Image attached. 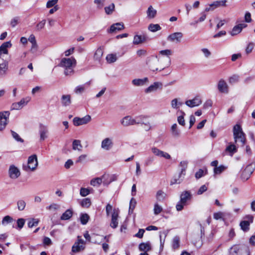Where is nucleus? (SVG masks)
<instances>
[{
  "label": "nucleus",
  "mask_w": 255,
  "mask_h": 255,
  "mask_svg": "<svg viewBox=\"0 0 255 255\" xmlns=\"http://www.w3.org/2000/svg\"><path fill=\"white\" fill-rule=\"evenodd\" d=\"M13 221L12 218L9 216H5L2 220L1 223L2 225H6L11 223Z\"/></svg>",
  "instance_id": "61"
},
{
  "label": "nucleus",
  "mask_w": 255,
  "mask_h": 255,
  "mask_svg": "<svg viewBox=\"0 0 255 255\" xmlns=\"http://www.w3.org/2000/svg\"><path fill=\"white\" fill-rule=\"evenodd\" d=\"M183 34L181 32H176L171 33L167 37V40L170 42L178 43L182 41Z\"/></svg>",
  "instance_id": "5"
},
{
  "label": "nucleus",
  "mask_w": 255,
  "mask_h": 255,
  "mask_svg": "<svg viewBox=\"0 0 255 255\" xmlns=\"http://www.w3.org/2000/svg\"><path fill=\"white\" fill-rule=\"evenodd\" d=\"M45 23H46L45 19H43L42 20L39 22L36 26V30L40 31L41 29H42L44 27Z\"/></svg>",
  "instance_id": "59"
},
{
  "label": "nucleus",
  "mask_w": 255,
  "mask_h": 255,
  "mask_svg": "<svg viewBox=\"0 0 255 255\" xmlns=\"http://www.w3.org/2000/svg\"><path fill=\"white\" fill-rule=\"evenodd\" d=\"M151 150L152 153L157 156L164 157L168 159L171 158L170 155L168 153L162 151L156 147H152L151 148Z\"/></svg>",
  "instance_id": "17"
},
{
  "label": "nucleus",
  "mask_w": 255,
  "mask_h": 255,
  "mask_svg": "<svg viewBox=\"0 0 255 255\" xmlns=\"http://www.w3.org/2000/svg\"><path fill=\"white\" fill-rule=\"evenodd\" d=\"M217 88L220 93L228 94L229 92V86L227 82L223 79H221L218 81Z\"/></svg>",
  "instance_id": "16"
},
{
  "label": "nucleus",
  "mask_w": 255,
  "mask_h": 255,
  "mask_svg": "<svg viewBox=\"0 0 255 255\" xmlns=\"http://www.w3.org/2000/svg\"><path fill=\"white\" fill-rule=\"evenodd\" d=\"M171 107L173 109L177 110L183 105L179 98H175L171 101Z\"/></svg>",
  "instance_id": "30"
},
{
  "label": "nucleus",
  "mask_w": 255,
  "mask_h": 255,
  "mask_svg": "<svg viewBox=\"0 0 255 255\" xmlns=\"http://www.w3.org/2000/svg\"><path fill=\"white\" fill-rule=\"evenodd\" d=\"M39 220L38 219L32 218L29 220L27 223L28 227L31 228L38 225Z\"/></svg>",
  "instance_id": "45"
},
{
  "label": "nucleus",
  "mask_w": 255,
  "mask_h": 255,
  "mask_svg": "<svg viewBox=\"0 0 255 255\" xmlns=\"http://www.w3.org/2000/svg\"><path fill=\"white\" fill-rule=\"evenodd\" d=\"M95 237L96 238L93 242L95 244H100L101 242L106 240L109 242V236H103L100 235H96Z\"/></svg>",
  "instance_id": "42"
},
{
  "label": "nucleus",
  "mask_w": 255,
  "mask_h": 255,
  "mask_svg": "<svg viewBox=\"0 0 255 255\" xmlns=\"http://www.w3.org/2000/svg\"><path fill=\"white\" fill-rule=\"evenodd\" d=\"M108 176L106 175H103L101 177H97L92 179L90 181V184L93 186H99L101 183L103 182V180H104L103 183H107L105 181V179Z\"/></svg>",
  "instance_id": "24"
},
{
  "label": "nucleus",
  "mask_w": 255,
  "mask_h": 255,
  "mask_svg": "<svg viewBox=\"0 0 255 255\" xmlns=\"http://www.w3.org/2000/svg\"><path fill=\"white\" fill-rule=\"evenodd\" d=\"M139 250L140 251L147 252L151 250V247L149 242L141 243L139 245Z\"/></svg>",
  "instance_id": "31"
},
{
  "label": "nucleus",
  "mask_w": 255,
  "mask_h": 255,
  "mask_svg": "<svg viewBox=\"0 0 255 255\" xmlns=\"http://www.w3.org/2000/svg\"><path fill=\"white\" fill-rule=\"evenodd\" d=\"M159 54L162 56H165L168 57V63L166 66H168L170 63V56L172 54V51L170 49L162 50L159 51Z\"/></svg>",
  "instance_id": "35"
},
{
  "label": "nucleus",
  "mask_w": 255,
  "mask_h": 255,
  "mask_svg": "<svg viewBox=\"0 0 255 255\" xmlns=\"http://www.w3.org/2000/svg\"><path fill=\"white\" fill-rule=\"evenodd\" d=\"M226 167L224 165H220L219 166L214 168V172L215 174H220L223 172Z\"/></svg>",
  "instance_id": "54"
},
{
  "label": "nucleus",
  "mask_w": 255,
  "mask_h": 255,
  "mask_svg": "<svg viewBox=\"0 0 255 255\" xmlns=\"http://www.w3.org/2000/svg\"><path fill=\"white\" fill-rule=\"evenodd\" d=\"M30 100L31 98L29 97L22 98L19 102L13 103L11 106V110H18L22 109L27 104Z\"/></svg>",
  "instance_id": "6"
},
{
  "label": "nucleus",
  "mask_w": 255,
  "mask_h": 255,
  "mask_svg": "<svg viewBox=\"0 0 255 255\" xmlns=\"http://www.w3.org/2000/svg\"><path fill=\"white\" fill-rule=\"evenodd\" d=\"M83 146L81 144V141L78 139H75L72 143V149L74 150L81 151Z\"/></svg>",
  "instance_id": "34"
},
{
  "label": "nucleus",
  "mask_w": 255,
  "mask_h": 255,
  "mask_svg": "<svg viewBox=\"0 0 255 255\" xmlns=\"http://www.w3.org/2000/svg\"><path fill=\"white\" fill-rule=\"evenodd\" d=\"M12 137L18 142H23V140L19 136V135L13 130H11Z\"/></svg>",
  "instance_id": "63"
},
{
  "label": "nucleus",
  "mask_w": 255,
  "mask_h": 255,
  "mask_svg": "<svg viewBox=\"0 0 255 255\" xmlns=\"http://www.w3.org/2000/svg\"><path fill=\"white\" fill-rule=\"evenodd\" d=\"M254 169L255 165L254 164L252 163L248 165L242 172L241 174L242 179L244 181L247 180L254 172Z\"/></svg>",
  "instance_id": "8"
},
{
  "label": "nucleus",
  "mask_w": 255,
  "mask_h": 255,
  "mask_svg": "<svg viewBox=\"0 0 255 255\" xmlns=\"http://www.w3.org/2000/svg\"><path fill=\"white\" fill-rule=\"evenodd\" d=\"M38 166L37 156L33 154L28 157L27 164L23 166V169L26 171H34Z\"/></svg>",
  "instance_id": "3"
},
{
  "label": "nucleus",
  "mask_w": 255,
  "mask_h": 255,
  "mask_svg": "<svg viewBox=\"0 0 255 255\" xmlns=\"http://www.w3.org/2000/svg\"><path fill=\"white\" fill-rule=\"evenodd\" d=\"M124 28V25L122 22H118L112 24L109 31V32H114L116 31H120Z\"/></svg>",
  "instance_id": "28"
},
{
  "label": "nucleus",
  "mask_w": 255,
  "mask_h": 255,
  "mask_svg": "<svg viewBox=\"0 0 255 255\" xmlns=\"http://www.w3.org/2000/svg\"><path fill=\"white\" fill-rule=\"evenodd\" d=\"M73 212L70 209L67 210L61 216L60 219L62 220H67L69 219L72 216Z\"/></svg>",
  "instance_id": "41"
},
{
  "label": "nucleus",
  "mask_w": 255,
  "mask_h": 255,
  "mask_svg": "<svg viewBox=\"0 0 255 255\" xmlns=\"http://www.w3.org/2000/svg\"><path fill=\"white\" fill-rule=\"evenodd\" d=\"M180 238L178 236L174 237L172 242V247L174 249H177L179 247Z\"/></svg>",
  "instance_id": "53"
},
{
  "label": "nucleus",
  "mask_w": 255,
  "mask_h": 255,
  "mask_svg": "<svg viewBox=\"0 0 255 255\" xmlns=\"http://www.w3.org/2000/svg\"><path fill=\"white\" fill-rule=\"evenodd\" d=\"M162 211V208L158 204L155 203L154 205V214L156 215L159 214Z\"/></svg>",
  "instance_id": "58"
},
{
  "label": "nucleus",
  "mask_w": 255,
  "mask_h": 255,
  "mask_svg": "<svg viewBox=\"0 0 255 255\" xmlns=\"http://www.w3.org/2000/svg\"><path fill=\"white\" fill-rule=\"evenodd\" d=\"M105 13L108 15L112 14L115 10V5L114 3L106 6L104 8Z\"/></svg>",
  "instance_id": "38"
},
{
  "label": "nucleus",
  "mask_w": 255,
  "mask_h": 255,
  "mask_svg": "<svg viewBox=\"0 0 255 255\" xmlns=\"http://www.w3.org/2000/svg\"><path fill=\"white\" fill-rule=\"evenodd\" d=\"M91 121V117L90 115H86L82 118L75 117L73 119V123L75 126H79L86 125Z\"/></svg>",
  "instance_id": "7"
},
{
  "label": "nucleus",
  "mask_w": 255,
  "mask_h": 255,
  "mask_svg": "<svg viewBox=\"0 0 255 255\" xmlns=\"http://www.w3.org/2000/svg\"><path fill=\"white\" fill-rule=\"evenodd\" d=\"M103 50L100 48H98L95 53L94 56V59L96 60L99 61L101 59V58H102V57L103 56Z\"/></svg>",
  "instance_id": "47"
},
{
  "label": "nucleus",
  "mask_w": 255,
  "mask_h": 255,
  "mask_svg": "<svg viewBox=\"0 0 255 255\" xmlns=\"http://www.w3.org/2000/svg\"><path fill=\"white\" fill-rule=\"evenodd\" d=\"M11 46V43L10 41H7L3 43L0 46V58L3 59L4 55L8 54L7 48Z\"/></svg>",
  "instance_id": "22"
},
{
  "label": "nucleus",
  "mask_w": 255,
  "mask_h": 255,
  "mask_svg": "<svg viewBox=\"0 0 255 255\" xmlns=\"http://www.w3.org/2000/svg\"><path fill=\"white\" fill-rule=\"evenodd\" d=\"M90 82H87L84 85H79L77 86L74 89V92L77 94H79L83 93L86 88L90 85Z\"/></svg>",
  "instance_id": "29"
},
{
  "label": "nucleus",
  "mask_w": 255,
  "mask_h": 255,
  "mask_svg": "<svg viewBox=\"0 0 255 255\" xmlns=\"http://www.w3.org/2000/svg\"><path fill=\"white\" fill-rule=\"evenodd\" d=\"M9 115L10 113L8 111L0 112V130H2L5 128Z\"/></svg>",
  "instance_id": "11"
},
{
  "label": "nucleus",
  "mask_w": 255,
  "mask_h": 255,
  "mask_svg": "<svg viewBox=\"0 0 255 255\" xmlns=\"http://www.w3.org/2000/svg\"><path fill=\"white\" fill-rule=\"evenodd\" d=\"M145 40V37L144 35H135L133 37V43L139 44Z\"/></svg>",
  "instance_id": "36"
},
{
  "label": "nucleus",
  "mask_w": 255,
  "mask_h": 255,
  "mask_svg": "<svg viewBox=\"0 0 255 255\" xmlns=\"http://www.w3.org/2000/svg\"><path fill=\"white\" fill-rule=\"evenodd\" d=\"M166 197V194L162 190H158L156 193V199L157 201H163Z\"/></svg>",
  "instance_id": "39"
},
{
  "label": "nucleus",
  "mask_w": 255,
  "mask_h": 255,
  "mask_svg": "<svg viewBox=\"0 0 255 255\" xmlns=\"http://www.w3.org/2000/svg\"><path fill=\"white\" fill-rule=\"evenodd\" d=\"M188 162L186 161H181L179 166L181 167V174H183V175H185V171L187 167Z\"/></svg>",
  "instance_id": "50"
},
{
  "label": "nucleus",
  "mask_w": 255,
  "mask_h": 255,
  "mask_svg": "<svg viewBox=\"0 0 255 255\" xmlns=\"http://www.w3.org/2000/svg\"><path fill=\"white\" fill-rule=\"evenodd\" d=\"M148 117L146 116L140 115L134 118V123L135 125L144 124L146 127V129L149 130L150 128V123L147 121Z\"/></svg>",
  "instance_id": "12"
},
{
  "label": "nucleus",
  "mask_w": 255,
  "mask_h": 255,
  "mask_svg": "<svg viewBox=\"0 0 255 255\" xmlns=\"http://www.w3.org/2000/svg\"><path fill=\"white\" fill-rule=\"evenodd\" d=\"M224 216V214L222 212L215 213L213 215L214 218L217 220L223 219Z\"/></svg>",
  "instance_id": "62"
},
{
  "label": "nucleus",
  "mask_w": 255,
  "mask_h": 255,
  "mask_svg": "<svg viewBox=\"0 0 255 255\" xmlns=\"http://www.w3.org/2000/svg\"><path fill=\"white\" fill-rule=\"evenodd\" d=\"M8 69V62L4 60L2 63H0V78L4 77Z\"/></svg>",
  "instance_id": "26"
},
{
  "label": "nucleus",
  "mask_w": 255,
  "mask_h": 255,
  "mask_svg": "<svg viewBox=\"0 0 255 255\" xmlns=\"http://www.w3.org/2000/svg\"><path fill=\"white\" fill-rule=\"evenodd\" d=\"M8 173L9 178L12 179H16L20 175L19 169L14 165L9 166Z\"/></svg>",
  "instance_id": "13"
},
{
  "label": "nucleus",
  "mask_w": 255,
  "mask_h": 255,
  "mask_svg": "<svg viewBox=\"0 0 255 255\" xmlns=\"http://www.w3.org/2000/svg\"><path fill=\"white\" fill-rule=\"evenodd\" d=\"M148 29L149 31L155 32L161 29V27L158 24H150L148 25Z\"/></svg>",
  "instance_id": "44"
},
{
  "label": "nucleus",
  "mask_w": 255,
  "mask_h": 255,
  "mask_svg": "<svg viewBox=\"0 0 255 255\" xmlns=\"http://www.w3.org/2000/svg\"><path fill=\"white\" fill-rule=\"evenodd\" d=\"M38 132L40 141H44L47 138L49 135V130L47 126L40 123L38 127Z\"/></svg>",
  "instance_id": "4"
},
{
  "label": "nucleus",
  "mask_w": 255,
  "mask_h": 255,
  "mask_svg": "<svg viewBox=\"0 0 255 255\" xmlns=\"http://www.w3.org/2000/svg\"><path fill=\"white\" fill-rule=\"evenodd\" d=\"M247 218L249 219V221H243L240 224L241 229L244 232H247L249 230L250 225L253 221V217L252 216H248Z\"/></svg>",
  "instance_id": "21"
},
{
  "label": "nucleus",
  "mask_w": 255,
  "mask_h": 255,
  "mask_svg": "<svg viewBox=\"0 0 255 255\" xmlns=\"http://www.w3.org/2000/svg\"><path fill=\"white\" fill-rule=\"evenodd\" d=\"M202 100L199 97H195L194 99L187 100L185 102L186 106L190 108L198 107L202 104Z\"/></svg>",
  "instance_id": "19"
},
{
  "label": "nucleus",
  "mask_w": 255,
  "mask_h": 255,
  "mask_svg": "<svg viewBox=\"0 0 255 255\" xmlns=\"http://www.w3.org/2000/svg\"><path fill=\"white\" fill-rule=\"evenodd\" d=\"M234 138L236 142L240 141L242 146H244L246 142L245 134L239 125H236L233 128Z\"/></svg>",
  "instance_id": "2"
},
{
  "label": "nucleus",
  "mask_w": 255,
  "mask_h": 255,
  "mask_svg": "<svg viewBox=\"0 0 255 255\" xmlns=\"http://www.w3.org/2000/svg\"><path fill=\"white\" fill-rule=\"evenodd\" d=\"M247 26V24L245 23L239 24L235 26L232 31L230 32V34L232 36H235L240 33L244 28Z\"/></svg>",
  "instance_id": "23"
},
{
  "label": "nucleus",
  "mask_w": 255,
  "mask_h": 255,
  "mask_svg": "<svg viewBox=\"0 0 255 255\" xmlns=\"http://www.w3.org/2000/svg\"><path fill=\"white\" fill-rule=\"evenodd\" d=\"M180 113L182 114V115L178 117L177 121L180 125L184 126L185 125V120L184 119V116L185 115V114L183 111H180Z\"/></svg>",
  "instance_id": "56"
},
{
  "label": "nucleus",
  "mask_w": 255,
  "mask_h": 255,
  "mask_svg": "<svg viewBox=\"0 0 255 255\" xmlns=\"http://www.w3.org/2000/svg\"><path fill=\"white\" fill-rule=\"evenodd\" d=\"M163 88V84L161 82H155L148 87L144 90V92L149 94L155 92L158 90H162Z\"/></svg>",
  "instance_id": "9"
},
{
  "label": "nucleus",
  "mask_w": 255,
  "mask_h": 255,
  "mask_svg": "<svg viewBox=\"0 0 255 255\" xmlns=\"http://www.w3.org/2000/svg\"><path fill=\"white\" fill-rule=\"evenodd\" d=\"M114 146V142L112 138L106 137L101 142V148L105 150H110Z\"/></svg>",
  "instance_id": "14"
},
{
  "label": "nucleus",
  "mask_w": 255,
  "mask_h": 255,
  "mask_svg": "<svg viewBox=\"0 0 255 255\" xmlns=\"http://www.w3.org/2000/svg\"><path fill=\"white\" fill-rule=\"evenodd\" d=\"M226 0L214 1L213 3L206 6L205 11L206 12H208L210 11H213L216 8L221 6H225L226 5Z\"/></svg>",
  "instance_id": "10"
},
{
  "label": "nucleus",
  "mask_w": 255,
  "mask_h": 255,
  "mask_svg": "<svg viewBox=\"0 0 255 255\" xmlns=\"http://www.w3.org/2000/svg\"><path fill=\"white\" fill-rule=\"evenodd\" d=\"M91 204V200L89 198L84 199L81 203V205L83 207L88 208Z\"/></svg>",
  "instance_id": "55"
},
{
  "label": "nucleus",
  "mask_w": 255,
  "mask_h": 255,
  "mask_svg": "<svg viewBox=\"0 0 255 255\" xmlns=\"http://www.w3.org/2000/svg\"><path fill=\"white\" fill-rule=\"evenodd\" d=\"M119 214L118 210L114 209L112 214L111 222L110 223V226L113 229L116 228L118 226Z\"/></svg>",
  "instance_id": "18"
},
{
  "label": "nucleus",
  "mask_w": 255,
  "mask_h": 255,
  "mask_svg": "<svg viewBox=\"0 0 255 255\" xmlns=\"http://www.w3.org/2000/svg\"><path fill=\"white\" fill-rule=\"evenodd\" d=\"M156 14V10L153 8L152 6H150L147 10V16L149 18H154Z\"/></svg>",
  "instance_id": "40"
},
{
  "label": "nucleus",
  "mask_w": 255,
  "mask_h": 255,
  "mask_svg": "<svg viewBox=\"0 0 255 255\" xmlns=\"http://www.w3.org/2000/svg\"><path fill=\"white\" fill-rule=\"evenodd\" d=\"M192 198V194L189 191H184L181 193L180 196V201L186 204L188 201Z\"/></svg>",
  "instance_id": "27"
},
{
  "label": "nucleus",
  "mask_w": 255,
  "mask_h": 255,
  "mask_svg": "<svg viewBox=\"0 0 255 255\" xmlns=\"http://www.w3.org/2000/svg\"><path fill=\"white\" fill-rule=\"evenodd\" d=\"M76 65V60L73 57L64 58L61 59L59 66L64 68V74L66 76L74 73V68Z\"/></svg>",
  "instance_id": "1"
},
{
  "label": "nucleus",
  "mask_w": 255,
  "mask_h": 255,
  "mask_svg": "<svg viewBox=\"0 0 255 255\" xmlns=\"http://www.w3.org/2000/svg\"><path fill=\"white\" fill-rule=\"evenodd\" d=\"M89 219V216L87 214H82L80 217L81 222L83 225H85L87 223Z\"/></svg>",
  "instance_id": "57"
},
{
  "label": "nucleus",
  "mask_w": 255,
  "mask_h": 255,
  "mask_svg": "<svg viewBox=\"0 0 255 255\" xmlns=\"http://www.w3.org/2000/svg\"><path fill=\"white\" fill-rule=\"evenodd\" d=\"M240 79L239 76L234 75L230 77L229 79V82L231 84H234L239 82Z\"/></svg>",
  "instance_id": "51"
},
{
  "label": "nucleus",
  "mask_w": 255,
  "mask_h": 255,
  "mask_svg": "<svg viewBox=\"0 0 255 255\" xmlns=\"http://www.w3.org/2000/svg\"><path fill=\"white\" fill-rule=\"evenodd\" d=\"M106 59L109 63H114L117 60L116 54H108L106 57Z\"/></svg>",
  "instance_id": "52"
},
{
  "label": "nucleus",
  "mask_w": 255,
  "mask_h": 255,
  "mask_svg": "<svg viewBox=\"0 0 255 255\" xmlns=\"http://www.w3.org/2000/svg\"><path fill=\"white\" fill-rule=\"evenodd\" d=\"M60 206L56 203H52L49 206L46 207V209L50 211H55L59 210Z\"/></svg>",
  "instance_id": "48"
},
{
  "label": "nucleus",
  "mask_w": 255,
  "mask_h": 255,
  "mask_svg": "<svg viewBox=\"0 0 255 255\" xmlns=\"http://www.w3.org/2000/svg\"><path fill=\"white\" fill-rule=\"evenodd\" d=\"M134 122V118L130 116H127L121 119V124L124 127H128L135 125Z\"/></svg>",
  "instance_id": "20"
},
{
  "label": "nucleus",
  "mask_w": 255,
  "mask_h": 255,
  "mask_svg": "<svg viewBox=\"0 0 255 255\" xmlns=\"http://www.w3.org/2000/svg\"><path fill=\"white\" fill-rule=\"evenodd\" d=\"M149 82L148 78L145 77L143 79H134L131 81L133 85L137 87L143 86Z\"/></svg>",
  "instance_id": "25"
},
{
  "label": "nucleus",
  "mask_w": 255,
  "mask_h": 255,
  "mask_svg": "<svg viewBox=\"0 0 255 255\" xmlns=\"http://www.w3.org/2000/svg\"><path fill=\"white\" fill-rule=\"evenodd\" d=\"M85 243L84 241L80 239V237L78 236L77 242H75L72 246V251L74 253H77L83 250L85 248L84 246Z\"/></svg>",
  "instance_id": "15"
},
{
  "label": "nucleus",
  "mask_w": 255,
  "mask_h": 255,
  "mask_svg": "<svg viewBox=\"0 0 255 255\" xmlns=\"http://www.w3.org/2000/svg\"><path fill=\"white\" fill-rule=\"evenodd\" d=\"M167 234H168V231H167L160 232V233H159L160 249L161 250H162L163 248L164 244L165 241V238H166Z\"/></svg>",
  "instance_id": "33"
},
{
  "label": "nucleus",
  "mask_w": 255,
  "mask_h": 255,
  "mask_svg": "<svg viewBox=\"0 0 255 255\" xmlns=\"http://www.w3.org/2000/svg\"><path fill=\"white\" fill-rule=\"evenodd\" d=\"M61 103L63 106L67 107L71 103V96L70 95H63L61 97Z\"/></svg>",
  "instance_id": "32"
},
{
  "label": "nucleus",
  "mask_w": 255,
  "mask_h": 255,
  "mask_svg": "<svg viewBox=\"0 0 255 255\" xmlns=\"http://www.w3.org/2000/svg\"><path fill=\"white\" fill-rule=\"evenodd\" d=\"M226 151L229 152L230 154L232 156L233 154L237 152V148L233 144H230L226 148Z\"/></svg>",
  "instance_id": "43"
},
{
  "label": "nucleus",
  "mask_w": 255,
  "mask_h": 255,
  "mask_svg": "<svg viewBox=\"0 0 255 255\" xmlns=\"http://www.w3.org/2000/svg\"><path fill=\"white\" fill-rule=\"evenodd\" d=\"M184 175H183V174H181V172H180L177 178L175 177L173 180H171V184H180L182 182L184 178Z\"/></svg>",
  "instance_id": "46"
},
{
  "label": "nucleus",
  "mask_w": 255,
  "mask_h": 255,
  "mask_svg": "<svg viewBox=\"0 0 255 255\" xmlns=\"http://www.w3.org/2000/svg\"><path fill=\"white\" fill-rule=\"evenodd\" d=\"M17 206L19 211H23L26 206V202L23 200H19L17 202Z\"/></svg>",
  "instance_id": "49"
},
{
  "label": "nucleus",
  "mask_w": 255,
  "mask_h": 255,
  "mask_svg": "<svg viewBox=\"0 0 255 255\" xmlns=\"http://www.w3.org/2000/svg\"><path fill=\"white\" fill-rule=\"evenodd\" d=\"M87 154H82L80 155L77 159L76 162V163H83L87 159Z\"/></svg>",
  "instance_id": "64"
},
{
  "label": "nucleus",
  "mask_w": 255,
  "mask_h": 255,
  "mask_svg": "<svg viewBox=\"0 0 255 255\" xmlns=\"http://www.w3.org/2000/svg\"><path fill=\"white\" fill-rule=\"evenodd\" d=\"M106 0H94V2L96 4L97 8L101 9L103 7Z\"/></svg>",
  "instance_id": "60"
},
{
  "label": "nucleus",
  "mask_w": 255,
  "mask_h": 255,
  "mask_svg": "<svg viewBox=\"0 0 255 255\" xmlns=\"http://www.w3.org/2000/svg\"><path fill=\"white\" fill-rule=\"evenodd\" d=\"M171 134L173 136L178 137L180 135V131L177 129V126L176 124H174L171 128Z\"/></svg>",
  "instance_id": "37"
}]
</instances>
